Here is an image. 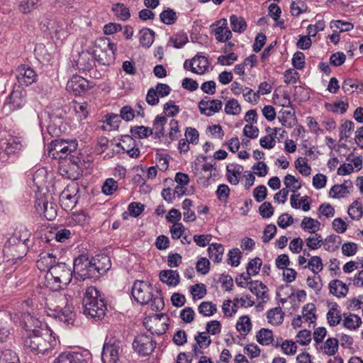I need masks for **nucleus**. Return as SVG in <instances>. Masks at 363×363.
Returning a JSON list of instances; mask_svg holds the SVG:
<instances>
[{"instance_id": "473e14b6", "label": "nucleus", "mask_w": 363, "mask_h": 363, "mask_svg": "<svg viewBox=\"0 0 363 363\" xmlns=\"http://www.w3.org/2000/svg\"><path fill=\"white\" fill-rule=\"evenodd\" d=\"M284 313L280 307H275L267 313L268 322L274 325H281L284 321Z\"/></svg>"}, {"instance_id": "bb28decb", "label": "nucleus", "mask_w": 363, "mask_h": 363, "mask_svg": "<svg viewBox=\"0 0 363 363\" xmlns=\"http://www.w3.org/2000/svg\"><path fill=\"white\" fill-rule=\"evenodd\" d=\"M94 64V57L88 51H82L76 61L77 68L83 71L90 70Z\"/></svg>"}, {"instance_id": "4c0bfd02", "label": "nucleus", "mask_w": 363, "mask_h": 363, "mask_svg": "<svg viewBox=\"0 0 363 363\" xmlns=\"http://www.w3.org/2000/svg\"><path fill=\"white\" fill-rule=\"evenodd\" d=\"M198 312L204 317H211L217 312V306L211 301H203L198 306Z\"/></svg>"}, {"instance_id": "a878e982", "label": "nucleus", "mask_w": 363, "mask_h": 363, "mask_svg": "<svg viewBox=\"0 0 363 363\" xmlns=\"http://www.w3.org/2000/svg\"><path fill=\"white\" fill-rule=\"evenodd\" d=\"M247 286L250 291L254 294L257 298H261L263 302H266L269 299L267 287L262 281H250L247 283Z\"/></svg>"}, {"instance_id": "7ed1b4c3", "label": "nucleus", "mask_w": 363, "mask_h": 363, "mask_svg": "<svg viewBox=\"0 0 363 363\" xmlns=\"http://www.w3.org/2000/svg\"><path fill=\"white\" fill-rule=\"evenodd\" d=\"M56 344L55 337L47 329L26 335L23 345L26 349L35 354H45Z\"/></svg>"}, {"instance_id": "9d476101", "label": "nucleus", "mask_w": 363, "mask_h": 363, "mask_svg": "<svg viewBox=\"0 0 363 363\" xmlns=\"http://www.w3.org/2000/svg\"><path fill=\"white\" fill-rule=\"evenodd\" d=\"M121 351L122 343L121 340L115 337L107 339L102 350V362L104 363H118Z\"/></svg>"}, {"instance_id": "13d9d810", "label": "nucleus", "mask_w": 363, "mask_h": 363, "mask_svg": "<svg viewBox=\"0 0 363 363\" xmlns=\"http://www.w3.org/2000/svg\"><path fill=\"white\" fill-rule=\"evenodd\" d=\"M160 21L167 25H172L177 19L176 12L171 9H167L164 10L160 15Z\"/></svg>"}, {"instance_id": "49530a36", "label": "nucleus", "mask_w": 363, "mask_h": 363, "mask_svg": "<svg viewBox=\"0 0 363 363\" xmlns=\"http://www.w3.org/2000/svg\"><path fill=\"white\" fill-rule=\"evenodd\" d=\"M303 268H308L315 274H318L323 268V264L321 258L319 256L311 257L308 263L303 266Z\"/></svg>"}, {"instance_id": "774afa93", "label": "nucleus", "mask_w": 363, "mask_h": 363, "mask_svg": "<svg viewBox=\"0 0 363 363\" xmlns=\"http://www.w3.org/2000/svg\"><path fill=\"white\" fill-rule=\"evenodd\" d=\"M118 189V182L112 178L107 179L102 186V191L106 195H111Z\"/></svg>"}, {"instance_id": "393cba45", "label": "nucleus", "mask_w": 363, "mask_h": 363, "mask_svg": "<svg viewBox=\"0 0 363 363\" xmlns=\"http://www.w3.org/2000/svg\"><path fill=\"white\" fill-rule=\"evenodd\" d=\"M13 244L11 246H6L9 251L13 252L12 256L15 259H19L23 257L26 254L28 249V238H25L22 239L20 238L18 242H16L15 238H13Z\"/></svg>"}, {"instance_id": "c85d7f7f", "label": "nucleus", "mask_w": 363, "mask_h": 363, "mask_svg": "<svg viewBox=\"0 0 363 363\" xmlns=\"http://www.w3.org/2000/svg\"><path fill=\"white\" fill-rule=\"evenodd\" d=\"M243 169V167L240 164H230L228 165L226 168L228 181L233 185H237L240 182V176Z\"/></svg>"}, {"instance_id": "dca6fc26", "label": "nucleus", "mask_w": 363, "mask_h": 363, "mask_svg": "<svg viewBox=\"0 0 363 363\" xmlns=\"http://www.w3.org/2000/svg\"><path fill=\"white\" fill-rule=\"evenodd\" d=\"M16 78L21 87L28 86L37 79L35 71L27 65H21L16 69Z\"/></svg>"}, {"instance_id": "0e129e2a", "label": "nucleus", "mask_w": 363, "mask_h": 363, "mask_svg": "<svg viewBox=\"0 0 363 363\" xmlns=\"http://www.w3.org/2000/svg\"><path fill=\"white\" fill-rule=\"evenodd\" d=\"M350 191L346 190L341 184H335L332 186L329 191V196L334 199L346 197Z\"/></svg>"}, {"instance_id": "de8ad7c7", "label": "nucleus", "mask_w": 363, "mask_h": 363, "mask_svg": "<svg viewBox=\"0 0 363 363\" xmlns=\"http://www.w3.org/2000/svg\"><path fill=\"white\" fill-rule=\"evenodd\" d=\"M166 116H157L153 122L152 130H155L156 137L160 138L164 135V125L167 123Z\"/></svg>"}, {"instance_id": "680f3d73", "label": "nucleus", "mask_w": 363, "mask_h": 363, "mask_svg": "<svg viewBox=\"0 0 363 363\" xmlns=\"http://www.w3.org/2000/svg\"><path fill=\"white\" fill-rule=\"evenodd\" d=\"M241 111V106L238 100L232 99L227 101L225 106V112L229 115H238Z\"/></svg>"}, {"instance_id": "bf43d9fd", "label": "nucleus", "mask_w": 363, "mask_h": 363, "mask_svg": "<svg viewBox=\"0 0 363 363\" xmlns=\"http://www.w3.org/2000/svg\"><path fill=\"white\" fill-rule=\"evenodd\" d=\"M0 363H20L17 354L11 350H5L0 357Z\"/></svg>"}, {"instance_id": "cd10ccee", "label": "nucleus", "mask_w": 363, "mask_h": 363, "mask_svg": "<svg viewBox=\"0 0 363 363\" xmlns=\"http://www.w3.org/2000/svg\"><path fill=\"white\" fill-rule=\"evenodd\" d=\"M339 341L337 338L329 337L325 342L320 344L318 350L328 356H333L338 350Z\"/></svg>"}, {"instance_id": "a19ab883", "label": "nucleus", "mask_w": 363, "mask_h": 363, "mask_svg": "<svg viewBox=\"0 0 363 363\" xmlns=\"http://www.w3.org/2000/svg\"><path fill=\"white\" fill-rule=\"evenodd\" d=\"M40 6V0H22L18 5L20 12L27 14L37 9Z\"/></svg>"}, {"instance_id": "0eeeda50", "label": "nucleus", "mask_w": 363, "mask_h": 363, "mask_svg": "<svg viewBox=\"0 0 363 363\" xmlns=\"http://www.w3.org/2000/svg\"><path fill=\"white\" fill-rule=\"evenodd\" d=\"M92 270V261L89 255L82 254L74 259L73 272L76 279L84 281L86 279H94Z\"/></svg>"}, {"instance_id": "79ce46f5", "label": "nucleus", "mask_w": 363, "mask_h": 363, "mask_svg": "<svg viewBox=\"0 0 363 363\" xmlns=\"http://www.w3.org/2000/svg\"><path fill=\"white\" fill-rule=\"evenodd\" d=\"M230 22L232 30L236 33H242L247 28V23L242 17H238L236 15L230 16Z\"/></svg>"}, {"instance_id": "e433bc0d", "label": "nucleus", "mask_w": 363, "mask_h": 363, "mask_svg": "<svg viewBox=\"0 0 363 363\" xmlns=\"http://www.w3.org/2000/svg\"><path fill=\"white\" fill-rule=\"evenodd\" d=\"M281 113L282 116L279 117V119L282 125L286 128H291L297 123L294 111L282 110Z\"/></svg>"}, {"instance_id": "f3484780", "label": "nucleus", "mask_w": 363, "mask_h": 363, "mask_svg": "<svg viewBox=\"0 0 363 363\" xmlns=\"http://www.w3.org/2000/svg\"><path fill=\"white\" fill-rule=\"evenodd\" d=\"M211 28L218 42H226L232 37V33L228 27V21L225 18L217 21L211 26Z\"/></svg>"}, {"instance_id": "3c124183", "label": "nucleus", "mask_w": 363, "mask_h": 363, "mask_svg": "<svg viewBox=\"0 0 363 363\" xmlns=\"http://www.w3.org/2000/svg\"><path fill=\"white\" fill-rule=\"evenodd\" d=\"M347 213L353 220H359L363 215V208L357 201H354L349 207Z\"/></svg>"}, {"instance_id": "f257e3e1", "label": "nucleus", "mask_w": 363, "mask_h": 363, "mask_svg": "<svg viewBox=\"0 0 363 363\" xmlns=\"http://www.w3.org/2000/svg\"><path fill=\"white\" fill-rule=\"evenodd\" d=\"M131 295L134 300L141 304L146 305L150 302L151 308L154 311H162L164 307L163 298L153 295L152 285L146 281L136 280L131 291Z\"/></svg>"}, {"instance_id": "a18cd8bd", "label": "nucleus", "mask_w": 363, "mask_h": 363, "mask_svg": "<svg viewBox=\"0 0 363 363\" xmlns=\"http://www.w3.org/2000/svg\"><path fill=\"white\" fill-rule=\"evenodd\" d=\"M189 292L194 301L203 298L207 294L206 286L204 284H196L189 286Z\"/></svg>"}, {"instance_id": "4468645a", "label": "nucleus", "mask_w": 363, "mask_h": 363, "mask_svg": "<svg viewBox=\"0 0 363 363\" xmlns=\"http://www.w3.org/2000/svg\"><path fill=\"white\" fill-rule=\"evenodd\" d=\"M35 207L38 213L43 215L48 220H53L57 216V205L48 200L46 196H40L35 201Z\"/></svg>"}, {"instance_id": "864d4df0", "label": "nucleus", "mask_w": 363, "mask_h": 363, "mask_svg": "<svg viewBox=\"0 0 363 363\" xmlns=\"http://www.w3.org/2000/svg\"><path fill=\"white\" fill-rule=\"evenodd\" d=\"M251 328L252 323L248 315L241 316L236 324L237 330L242 335L247 334Z\"/></svg>"}, {"instance_id": "5701e85b", "label": "nucleus", "mask_w": 363, "mask_h": 363, "mask_svg": "<svg viewBox=\"0 0 363 363\" xmlns=\"http://www.w3.org/2000/svg\"><path fill=\"white\" fill-rule=\"evenodd\" d=\"M1 149H4L10 155L18 153L23 148V140L20 137L10 136L9 138L1 140Z\"/></svg>"}, {"instance_id": "58836bf2", "label": "nucleus", "mask_w": 363, "mask_h": 363, "mask_svg": "<svg viewBox=\"0 0 363 363\" xmlns=\"http://www.w3.org/2000/svg\"><path fill=\"white\" fill-rule=\"evenodd\" d=\"M301 228L310 233H315L320 230V223L315 219L309 217H304L301 223Z\"/></svg>"}, {"instance_id": "c03bdc74", "label": "nucleus", "mask_w": 363, "mask_h": 363, "mask_svg": "<svg viewBox=\"0 0 363 363\" xmlns=\"http://www.w3.org/2000/svg\"><path fill=\"white\" fill-rule=\"evenodd\" d=\"M140 43L143 47L149 48L154 41L155 33L149 28H143L139 33Z\"/></svg>"}, {"instance_id": "39448f33", "label": "nucleus", "mask_w": 363, "mask_h": 363, "mask_svg": "<svg viewBox=\"0 0 363 363\" xmlns=\"http://www.w3.org/2000/svg\"><path fill=\"white\" fill-rule=\"evenodd\" d=\"M56 301L60 303L54 308L53 317L66 326L75 325L77 313L72 303L66 295L56 296Z\"/></svg>"}, {"instance_id": "6ab92c4d", "label": "nucleus", "mask_w": 363, "mask_h": 363, "mask_svg": "<svg viewBox=\"0 0 363 363\" xmlns=\"http://www.w3.org/2000/svg\"><path fill=\"white\" fill-rule=\"evenodd\" d=\"M20 325L26 330V335L40 330L42 322L29 313H24L20 318Z\"/></svg>"}, {"instance_id": "2f4dec72", "label": "nucleus", "mask_w": 363, "mask_h": 363, "mask_svg": "<svg viewBox=\"0 0 363 363\" xmlns=\"http://www.w3.org/2000/svg\"><path fill=\"white\" fill-rule=\"evenodd\" d=\"M328 287L330 292L337 297H345L348 292L347 285L339 279L332 280Z\"/></svg>"}, {"instance_id": "f704fd0d", "label": "nucleus", "mask_w": 363, "mask_h": 363, "mask_svg": "<svg viewBox=\"0 0 363 363\" xmlns=\"http://www.w3.org/2000/svg\"><path fill=\"white\" fill-rule=\"evenodd\" d=\"M342 238L337 235H330L323 240L324 248L328 252H335L339 249Z\"/></svg>"}, {"instance_id": "603ef678", "label": "nucleus", "mask_w": 363, "mask_h": 363, "mask_svg": "<svg viewBox=\"0 0 363 363\" xmlns=\"http://www.w3.org/2000/svg\"><path fill=\"white\" fill-rule=\"evenodd\" d=\"M354 129V124L351 121H346L340 127V137L341 140L347 141Z\"/></svg>"}, {"instance_id": "338daca9", "label": "nucleus", "mask_w": 363, "mask_h": 363, "mask_svg": "<svg viewBox=\"0 0 363 363\" xmlns=\"http://www.w3.org/2000/svg\"><path fill=\"white\" fill-rule=\"evenodd\" d=\"M330 27L335 28L339 30L340 32L350 31L354 28V25L347 21H343L341 20L332 21L330 23Z\"/></svg>"}, {"instance_id": "423d86ee", "label": "nucleus", "mask_w": 363, "mask_h": 363, "mask_svg": "<svg viewBox=\"0 0 363 363\" xmlns=\"http://www.w3.org/2000/svg\"><path fill=\"white\" fill-rule=\"evenodd\" d=\"M78 144L76 140H55L50 145L49 156L60 161L69 158L71 153L76 151Z\"/></svg>"}, {"instance_id": "20e7f679", "label": "nucleus", "mask_w": 363, "mask_h": 363, "mask_svg": "<svg viewBox=\"0 0 363 363\" xmlns=\"http://www.w3.org/2000/svg\"><path fill=\"white\" fill-rule=\"evenodd\" d=\"M73 274V270L65 262H57L50 272L46 274L45 284L50 289L57 291L70 283Z\"/></svg>"}, {"instance_id": "a211bd4d", "label": "nucleus", "mask_w": 363, "mask_h": 363, "mask_svg": "<svg viewBox=\"0 0 363 363\" xmlns=\"http://www.w3.org/2000/svg\"><path fill=\"white\" fill-rule=\"evenodd\" d=\"M91 87V86H90L89 82L79 75H74L68 80L66 86L67 91H72L76 95H80Z\"/></svg>"}, {"instance_id": "1a4fd4ad", "label": "nucleus", "mask_w": 363, "mask_h": 363, "mask_svg": "<svg viewBox=\"0 0 363 363\" xmlns=\"http://www.w3.org/2000/svg\"><path fill=\"white\" fill-rule=\"evenodd\" d=\"M27 92L20 86H14L13 91L6 98L3 110L6 114L22 108L26 104Z\"/></svg>"}, {"instance_id": "37998d69", "label": "nucleus", "mask_w": 363, "mask_h": 363, "mask_svg": "<svg viewBox=\"0 0 363 363\" xmlns=\"http://www.w3.org/2000/svg\"><path fill=\"white\" fill-rule=\"evenodd\" d=\"M193 206L192 201L186 199L182 202V209L184 211V220L185 222H193L196 220V216L195 212L191 209Z\"/></svg>"}, {"instance_id": "2eb2a0df", "label": "nucleus", "mask_w": 363, "mask_h": 363, "mask_svg": "<svg viewBox=\"0 0 363 363\" xmlns=\"http://www.w3.org/2000/svg\"><path fill=\"white\" fill-rule=\"evenodd\" d=\"M89 351L65 352L61 353L52 363H86L90 359Z\"/></svg>"}, {"instance_id": "69168bd1", "label": "nucleus", "mask_w": 363, "mask_h": 363, "mask_svg": "<svg viewBox=\"0 0 363 363\" xmlns=\"http://www.w3.org/2000/svg\"><path fill=\"white\" fill-rule=\"evenodd\" d=\"M325 108L331 112L337 113L340 109V113H344L347 110L349 105L347 103L344 101H338L334 104L326 103L325 105Z\"/></svg>"}, {"instance_id": "09e8293b", "label": "nucleus", "mask_w": 363, "mask_h": 363, "mask_svg": "<svg viewBox=\"0 0 363 363\" xmlns=\"http://www.w3.org/2000/svg\"><path fill=\"white\" fill-rule=\"evenodd\" d=\"M257 342L263 345H269L273 342L272 331L269 329L262 328L257 334Z\"/></svg>"}, {"instance_id": "72a5a7b5", "label": "nucleus", "mask_w": 363, "mask_h": 363, "mask_svg": "<svg viewBox=\"0 0 363 363\" xmlns=\"http://www.w3.org/2000/svg\"><path fill=\"white\" fill-rule=\"evenodd\" d=\"M209 257L214 262H221L224 253V247L220 243H212L208 247Z\"/></svg>"}, {"instance_id": "4d7b16f0", "label": "nucleus", "mask_w": 363, "mask_h": 363, "mask_svg": "<svg viewBox=\"0 0 363 363\" xmlns=\"http://www.w3.org/2000/svg\"><path fill=\"white\" fill-rule=\"evenodd\" d=\"M132 136L140 139L147 138L152 134V129L143 125L131 128Z\"/></svg>"}, {"instance_id": "b1692460", "label": "nucleus", "mask_w": 363, "mask_h": 363, "mask_svg": "<svg viewBox=\"0 0 363 363\" xmlns=\"http://www.w3.org/2000/svg\"><path fill=\"white\" fill-rule=\"evenodd\" d=\"M209 62L208 59L201 55L194 57L190 61V71L193 73L202 74L208 70Z\"/></svg>"}, {"instance_id": "4be33fe9", "label": "nucleus", "mask_w": 363, "mask_h": 363, "mask_svg": "<svg viewBox=\"0 0 363 363\" xmlns=\"http://www.w3.org/2000/svg\"><path fill=\"white\" fill-rule=\"evenodd\" d=\"M93 265L94 279H98L101 274H104L111 267V261L109 257L105 255H99L94 257H91Z\"/></svg>"}, {"instance_id": "412c9836", "label": "nucleus", "mask_w": 363, "mask_h": 363, "mask_svg": "<svg viewBox=\"0 0 363 363\" xmlns=\"http://www.w3.org/2000/svg\"><path fill=\"white\" fill-rule=\"evenodd\" d=\"M57 262L56 255L52 252H43L38 256L36 265L39 270L48 273Z\"/></svg>"}, {"instance_id": "ea45409f", "label": "nucleus", "mask_w": 363, "mask_h": 363, "mask_svg": "<svg viewBox=\"0 0 363 363\" xmlns=\"http://www.w3.org/2000/svg\"><path fill=\"white\" fill-rule=\"evenodd\" d=\"M262 265V261L259 257H255L251 259L247 266V273L246 277L247 279H251L252 276H255L258 274L261 267Z\"/></svg>"}, {"instance_id": "c9c22d12", "label": "nucleus", "mask_w": 363, "mask_h": 363, "mask_svg": "<svg viewBox=\"0 0 363 363\" xmlns=\"http://www.w3.org/2000/svg\"><path fill=\"white\" fill-rule=\"evenodd\" d=\"M343 315V325L345 328L354 330L360 326L362 320L359 315L353 313H350L349 315L344 313Z\"/></svg>"}, {"instance_id": "c756f323", "label": "nucleus", "mask_w": 363, "mask_h": 363, "mask_svg": "<svg viewBox=\"0 0 363 363\" xmlns=\"http://www.w3.org/2000/svg\"><path fill=\"white\" fill-rule=\"evenodd\" d=\"M160 279L168 286H175L179 283V274L177 270H162L160 273Z\"/></svg>"}, {"instance_id": "f8f14e48", "label": "nucleus", "mask_w": 363, "mask_h": 363, "mask_svg": "<svg viewBox=\"0 0 363 363\" xmlns=\"http://www.w3.org/2000/svg\"><path fill=\"white\" fill-rule=\"evenodd\" d=\"M79 185L77 183H72L67 186L60 195V200L62 206L65 210L72 209L75 204L77 203L79 196Z\"/></svg>"}, {"instance_id": "f03ea898", "label": "nucleus", "mask_w": 363, "mask_h": 363, "mask_svg": "<svg viewBox=\"0 0 363 363\" xmlns=\"http://www.w3.org/2000/svg\"><path fill=\"white\" fill-rule=\"evenodd\" d=\"M84 313L96 320L102 319L107 310L104 299L94 286L86 289L83 298Z\"/></svg>"}, {"instance_id": "e2e57ef3", "label": "nucleus", "mask_w": 363, "mask_h": 363, "mask_svg": "<svg viewBox=\"0 0 363 363\" xmlns=\"http://www.w3.org/2000/svg\"><path fill=\"white\" fill-rule=\"evenodd\" d=\"M90 217L83 211L73 213L71 216L72 222L75 225H84L89 223Z\"/></svg>"}, {"instance_id": "aec40b11", "label": "nucleus", "mask_w": 363, "mask_h": 363, "mask_svg": "<svg viewBox=\"0 0 363 363\" xmlns=\"http://www.w3.org/2000/svg\"><path fill=\"white\" fill-rule=\"evenodd\" d=\"M223 104L218 99H210L208 97H205L199 103V108L201 114L207 116H211L214 113H218L221 110Z\"/></svg>"}, {"instance_id": "6e6d98bb", "label": "nucleus", "mask_w": 363, "mask_h": 363, "mask_svg": "<svg viewBox=\"0 0 363 363\" xmlns=\"http://www.w3.org/2000/svg\"><path fill=\"white\" fill-rule=\"evenodd\" d=\"M315 307L313 303H308L302 309V317L306 322L314 323L317 317L315 315Z\"/></svg>"}, {"instance_id": "052dcab7", "label": "nucleus", "mask_w": 363, "mask_h": 363, "mask_svg": "<svg viewBox=\"0 0 363 363\" xmlns=\"http://www.w3.org/2000/svg\"><path fill=\"white\" fill-rule=\"evenodd\" d=\"M295 167L298 172L303 176H308L311 174V168L307 163L306 158L298 157L295 161Z\"/></svg>"}, {"instance_id": "8fccbe9b", "label": "nucleus", "mask_w": 363, "mask_h": 363, "mask_svg": "<svg viewBox=\"0 0 363 363\" xmlns=\"http://www.w3.org/2000/svg\"><path fill=\"white\" fill-rule=\"evenodd\" d=\"M309 250H314L320 248L323 244V240L320 234L314 233L305 240Z\"/></svg>"}, {"instance_id": "7c9ffc66", "label": "nucleus", "mask_w": 363, "mask_h": 363, "mask_svg": "<svg viewBox=\"0 0 363 363\" xmlns=\"http://www.w3.org/2000/svg\"><path fill=\"white\" fill-rule=\"evenodd\" d=\"M328 306H330V307L326 315L328 323L330 326H336L340 324L342 320L341 313L338 309V304L334 302L329 303Z\"/></svg>"}, {"instance_id": "ddd939ff", "label": "nucleus", "mask_w": 363, "mask_h": 363, "mask_svg": "<svg viewBox=\"0 0 363 363\" xmlns=\"http://www.w3.org/2000/svg\"><path fill=\"white\" fill-rule=\"evenodd\" d=\"M133 349L138 354L146 356L150 354L156 347V342L152 337L146 335H138L133 342Z\"/></svg>"}, {"instance_id": "9b49d317", "label": "nucleus", "mask_w": 363, "mask_h": 363, "mask_svg": "<svg viewBox=\"0 0 363 363\" xmlns=\"http://www.w3.org/2000/svg\"><path fill=\"white\" fill-rule=\"evenodd\" d=\"M168 320L167 315L164 313L155 314L152 316L146 317L144 319L143 324L152 335H161L164 334L168 329Z\"/></svg>"}, {"instance_id": "5fc2aeb1", "label": "nucleus", "mask_w": 363, "mask_h": 363, "mask_svg": "<svg viewBox=\"0 0 363 363\" xmlns=\"http://www.w3.org/2000/svg\"><path fill=\"white\" fill-rule=\"evenodd\" d=\"M112 10L115 15L122 21H126L130 16L129 9L123 4L118 3L114 4Z\"/></svg>"}, {"instance_id": "6e6552de", "label": "nucleus", "mask_w": 363, "mask_h": 363, "mask_svg": "<svg viewBox=\"0 0 363 363\" xmlns=\"http://www.w3.org/2000/svg\"><path fill=\"white\" fill-rule=\"evenodd\" d=\"M80 163L77 156L70 155L68 159L60 162L59 173L65 179H78L82 173Z\"/></svg>"}]
</instances>
